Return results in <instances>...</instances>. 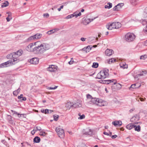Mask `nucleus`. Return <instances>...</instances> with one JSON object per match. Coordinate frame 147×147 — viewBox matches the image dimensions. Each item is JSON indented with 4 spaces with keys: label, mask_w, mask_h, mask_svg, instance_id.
<instances>
[{
    "label": "nucleus",
    "mask_w": 147,
    "mask_h": 147,
    "mask_svg": "<svg viewBox=\"0 0 147 147\" xmlns=\"http://www.w3.org/2000/svg\"><path fill=\"white\" fill-rule=\"evenodd\" d=\"M38 42H37L30 44L26 47V49L28 51H31L32 50L34 53L40 54L43 53L50 48V45L49 44L46 43H43L38 46L32 48V50L31 49V48L33 46L36 45Z\"/></svg>",
    "instance_id": "nucleus-1"
},
{
    "label": "nucleus",
    "mask_w": 147,
    "mask_h": 147,
    "mask_svg": "<svg viewBox=\"0 0 147 147\" xmlns=\"http://www.w3.org/2000/svg\"><path fill=\"white\" fill-rule=\"evenodd\" d=\"M91 102L93 104H95L99 106H104L106 105V102L102 100L99 98H92Z\"/></svg>",
    "instance_id": "nucleus-2"
},
{
    "label": "nucleus",
    "mask_w": 147,
    "mask_h": 147,
    "mask_svg": "<svg viewBox=\"0 0 147 147\" xmlns=\"http://www.w3.org/2000/svg\"><path fill=\"white\" fill-rule=\"evenodd\" d=\"M109 70L106 69L101 70L97 75V78L99 79H104L109 76Z\"/></svg>",
    "instance_id": "nucleus-3"
},
{
    "label": "nucleus",
    "mask_w": 147,
    "mask_h": 147,
    "mask_svg": "<svg viewBox=\"0 0 147 147\" xmlns=\"http://www.w3.org/2000/svg\"><path fill=\"white\" fill-rule=\"evenodd\" d=\"M135 38V35L131 33H128L125 36V39L128 42H130L134 40Z\"/></svg>",
    "instance_id": "nucleus-4"
},
{
    "label": "nucleus",
    "mask_w": 147,
    "mask_h": 147,
    "mask_svg": "<svg viewBox=\"0 0 147 147\" xmlns=\"http://www.w3.org/2000/svg\"><path fill=\"white\" fill-rule=\"evenodd\" d=\"M55 131L59 137L62 138L64 137L65 133L64 130L63 129L61 128L59 126L56 128Z\"/></svg>",
    "instance_id": "nucleus-5"
},
{
    "label": "nucleus",
    "mask_w": 147,
    "mask_h": 147,
    "mask_svg": "<svg viewBox=\"0 0 147 147\" xmlns=\"http://www.w3.org/2000/svg\"><path fill=\"white\" fill-rule=\"evenodd\" d=\"M14 54V52L9 54L7 55L6 57L8 59H12V60L11 59L12 62H13V63H15L16 64L17 63H16L17 60Z\"/></svg>",
    "instance_id": "nucleus-6"
},
{
    "label": "nucleus",
    "mask_w": 147,
    "mask_h": 147,
    "mask_svg": "<svg viewBox=\"0 0 147 147\" xmlns=\"http://www.w3.org/2000/svg\"><path fill=\"white\" fill-rule=\"evenodd\" d=\"M15 53V58L16 60V63H18L19 61L18 58L19 57L21 56L23 53V51L22 50H19L16 52H14Z\"/></svg>",
    "instance_id": "nucleus-7"
},
{
    "label": "nucleus",
    "mask_w": 147,
    "mask_h": 147,
    "mask_svg": "<svg viewBox=\"0 0 147 147\" xmlns=\"http://www.w3.org/2000/svg\"><path fill=\"white\" fill-rule=\"evenodd\" d=\"M57 67L55 65H50L47 68V70L50 72H55L57 70Z\"/></svg>",
    "instance_id": "nucleus-8"
},
{
    "label": "nucleus",
    "mask_w": 147,
    "mask_h": 147,
    "mask_svg": "<svg viewBox=\"0 0 147 147\" xmlns=\"http://www.w3.org/2000/svg\"><path fill=\"white\" fill-rule=\"evenodd\" d=\"M83 133L84 134L91 135L92 134V131L89 128H87L83 129Z\"/></svg>",
    "instance_id": "nucleus-9"
},
{
    "label": "nucleus",
    "mask_w": 147,
    "mask_h": 147,
    "mask_svg": "<svg viewBox=\"0 0 147 147\" xmlns=\"http://www.w3.org/2000/svg\"><path fill=\"white\" fill-rule=\"evenodd\" d=\"M139 117L138 115H136L133 117L131 119V121L134 124H137L138 121L139 120Z\"/></svg>",
    "instance_id": "nucleus-10"
},
{
    "label": "nucleus",
    "mask_w": 147,
    "mask_h": 147,
    "mask_svg": "<svg viewBox=\"0 0 147 147\" xmlns=\"http://www.w3.org/2000/svg\"><path fill=\"white\" fill-rule=\"evenodd\" d=\"M147 73V72L146 71H142L140 72V73L134 76V78H138V77L140 76H144L146 75Z\"/></svg>",
    "instance_id": "nucleus-11"
},
{
    "label": "nucleus",
    "mask_w": 147,
    "mask_h": 147,
    "mask_svg": "<svg viewBox=\"0 0 147 147\" xmlns=\"http://www.w3.org/2000/svg\"><path fill=\"white\" fill-rule=\"evenodd\" d=\"M3 64H4L6 67L10 66L13 65L15 64V63H13L11 59L9 60L8 61L3 63Z\"/></svg>",
    "instance_id": "nucleus-12"
},
{
    "label": "nucleus",
    "mask_w": 147,
    "mask_h": 147,
    "mask_svg": "<svg viewBox=\"0 0 147 147\" xmlns=\"http://www.w3.org/2000/svg\"><path fill=\"white\" fill-rule=\"evenodd\" d=\"M39 59L38 58H33L31 59L30 62L33 64H37L38 63Z\"/></svg>",
    "instance_id": "nucleus-13"
},
{
    "label": "nucleus",
    "mask_w": 147,
    "mask_h": 147,
    "mask_svg": "<svg viewBox=\"0 0 147 147\" xmlns=\"http://www.w3.org/2000/svg\"><path fill=\"white\" fill-rule=\"evenodd\" d=\"M112 124L115 127H118L121 126L122 124V123L120 121H116L113 122Z\"/></svg>",
    "instance_id": "nucleus-14"
},
{
    "label": "nucleus",
    "mask_w": 147,
    "mask_h": 147,
    "mask_svg": "<svg viewBox=\"0 0 147 147\" xmlns=\"http://www.w3.org/2000/svg\"><path fill=\"white\" fill-rule=\"evenodd\" d=\"M104 82H103L104 84H108L111 83H113V84H115L116 83L117 81L115 80H105L104 81Z\"/></svg>",
    "instance_id": "nucleus-15"
},
{
    "label": "nucleus",
    "mask_w": 147,
    "mask_h": 147,
    "mask_svg": "<svg viewBox=\"0 0 147 147\" xmlns=\"http://www.w3.org/2000/svg\"><path fill=\"white\" fill-rule=\"evenodd\" d=\"M113 53V51L112 49H107L105 51L106 55L107 56H110Z\"/></svg>",
    "instance_id": "nucleus-16"
},
{
    "label": "nucleus",
    "mask_w": 147,
    "mask_h": 147,
    "mask_svg": "<svg viewBox=\"0 0 147 147\" xmlns=\"http://www.w3.org/2000/svg\"><path fill=\"white\" fill-rule=\"evenodd\" d=\"M73 103L70 102H68L65 104V107L67 110H69L70 108L72 109Z\"/></svg>",
    "instance_id": "nucleus-17"
},
{
    "label": "nucleus",
    "mask_w": 147,
    "mask_h": 147,
    "mask_svg": "<svg viewBox=\"0 0 147 147\" xmlns=\"http://www.w3.org/2000/svg\"><path fill=\"white\" fill-rule=\"evenodd\" d=\"M81 106V104L78 102H76L74 104L73 103L72 109L80 107Z\"/></svg>",
    "instance_id": "nucleus-18"
},
{
    "label": "nucleus",
    "mask_w": 147,
    "mask_h": 147,
    "mask_svg": "<svg viewBox=\"0 0 147 147\" xmlns=\"http://www.w3.org/2000/svg\"><path fill=\"white\" fill-rule=\"evenodd\" d=\"M134 127H135V126H134V124H129L127 125L126 126V128L129 130L133 128H134Z\"/></svg>",
    "instance_id": "nucleus-19"
},
{
    "label": "nucleus",
    "mask_w": 147,
    "mask_h": 147,
    "mask_svg": "<svg viewBox=\"0 0 147 147\" xmlns=\"http://www.w3.org/2000/svg\"><path fill=\"white\" fill-rule=\"evenodd\" d=\"M42 36V34H36L34 35V37H35L34 38V39H39Z\"/></svg>",
    "instance_id": "nucleus-20"
},
{
    "label": "nucleus",
    "mask_w": 147,
    "mask_h": 147,
    "mask_svg": "<svg viewBox=\"0 0 147 147\" xmlns=\"http://www.w3.org/2000/svg\"><path fill=\"white\" fill-rule=\"evenodd\" d=\"M9 3L7 1H6L5 2L3 3H2L1 6V7L3 8L4 7H5L8 5Z\"/></svg>",
    "instance_id": "nucleus-21"
},
{
    "label": "nucleus",
    "mask_w": 147,
    "mask_h": 147,
    "mask_svg": "<svg viewBox=\"0 0 147 147\" xmlns=\"http://www.w3.org/2000/svg\"><path fill=\"white\" fill-rule=\"evenodd\" d=\"M40 138L36 136L34 139V142L36 143H39L40 141Z\"/></svg>",
    "instance_id": "nucleus-22"
},
{
    "label": "nucleus",
    "mask_w": 147,
    "mask_h": 147,
    "mask_svg": "<svg viewBox=\"0 0 147 147\" xmlns=\"http://www.w3.org/2000/svg\"><path fill=\"white\" fill-rule=\"evenodd\" d=\"M20 88H19L17 90H15L13 92V94L15 96H17L19 93L20 91Z\"/></svg>",
    "instance_id": "nucleus-23"
},
{
    "label": "nucleus",
    "mask_w": 147,
    "mask_h": 147,
    "mask_svg": "<svg viewBox=\"0 0 147 147\" xmlns=\"http://www.w3.org/2000/svg\"><path fill=\"white\" fill-rule=\"evenodd\" d=\"M35 38V37H34V35L33 36H30L25 40L27 42H30L31 40H34V38Z\"/></svg>",
    "instance_id": "nucleus-24"
},
{
    "label": "nucleus",
    "mask_w": 147,
    "mask_h": 147,
    "mask_svg": "<svg viewBox=\"0 0 147 147\" xmlns=\"http://www.w3.org/2000/svg\"><path fill=\"white\" fill-rule=\"evenodd\" d=\"M115 27L116 29H118L121 26V24L119 22H115Z\"/></svg>",
    "instance_id": "nucleus-25"
},
{
    "label": "nucleus",
    "mask_w": 147,
    "mask_h": 147,
    "mask_svg": "<svg viewBox=\"0 0 147 147\" xmlns=\"http://www.w3.org/2000/svg\"><path fill=\"white\" fill-rule=\"evenodd\" d=\"M107 5H109L108 6L107 5H105V9L108 8V9H109L111 7H112V3L109 2L107 3Z\"/></svg>",
    "instance_id": "nucleus-26"
},
{
    "label": "nucleus",
    "mask_w": 147,
    "mask_h": 147,
    "mask_svg": "<svg viewBox=\"0 0 147 147\" xmlns=\"http://www.w3.org/2000/svg\"><path fill=\"white\" fill-rule=\"evenodd\" d=\"M134 126H135V127H134V129L135 131H137L139 132L140 131V125H138L137 126L136 125H134Z\"/></svg>",
    "instance_id": "nucleus-27"
},
{
    "label": "nucleus",
    "mask_w": 147,
    "mask_h": 147,
    "mask_svg": "<svg viewBox=\"0 0 147 147\" xmlns=\"http://www.w3.org/2000/svg\"><path fill=\"white\" fill-rule=\"evenodd\" d=\"M107 62L109 64H110L115 61L116 59L114 58H112L111 59H110L109 60H107Z\"/></svg>",
    "instance_id": "nucleus-28"
},
{
    "label": "nucleus",
    "mask_w": 147,
    "mask_h": 147,
    "mask_svg": "<svg viewBox=\"0 0 147 147\" xmlns=\"http://www.w3.org/2000/svg\"><path fill=\"white\" fill-rule=\"evenodd\" d=\"M55 31V29H53L48 31L47 32V33L48 34L50 35L52 33H54Z\"/></svg>",
    "instance_id": "nucleus-29"
},
{
    "label": "nucleus",
    "mask_w": 147,
    "mask_h": 147,
    "mask_svg": "<svg viewBox=\"0 0 147 147\" xmlns=\"http://www.w3.org/2000/svg\"><path fill=\"white\" fill-rule=\"evenodd\" d=\"M106 27L109 30H111L113 29L112 26H111L110 23L108 24L107 25H106Z\"/></svg>",
    "instance_id": "nucleus-30"
},
{
    "label": "nucleus",
    "mask_w": 147,
    "mask_h": 147,
    "mask_svg": "<svg viewBox=\"0 0 147 147\" xmlns=\"http://www.w3.org/2000/svg\"><path fill=\"white\" fill-rule=\"evenodd\" d=\"M74 17L76 18L78 17V16H80L81 15V12H79L78 13V12L77 11L76 12L74 13Z\"/></svg>",
    "instance_id": "nucleus-31"
},
{
    "label": "nucleus",
    "mask_w": 147,
    "mask_h": 147,
    "mask_svg": "<svg viewBox=\"0 0 147 147\" xmlns=\"http://www.w3.org/2000/svg\"><path fill=\"white\" fill-rule=\"evenodd\" d=\"M78 115L80 116V117H78V119H82L85 118V115L84 114H82V115H81L80 113H79L78 114Z\"/></svg>",
    "instance_id": "nucleus-32"
},
{
    "label": "nucleus",
    "mask_w": 147,
    "mask_h": 147,
    "mask_svg": "<svg viewBox=\"0 0 147 147\" xmlns=\"http://www.w3.org/2000/svg\"><path fill=\"white\" fill-rule=\"evenodd\" d=\"M136 84H132L131 86L130 87H129V89L131 90H132L131 89V88L134 89V88H138L137 87H136Z\"/></svg>",
    "instance_id": "nucleus-33"
},
{
    "label": "nucleus",
    "mask_w": 147,
    "mask_h": 147,
    "mask_svg": "<svg viewBox=\"0 0 147 147\" xmlns=\"http://www.w3.org/2000/svg\"><path fill=\"white\" fill-rule=\"evenodd\" d=\"M143 15L144 18H147V7L146 8Z\"/></svg>",
    "instance_id": "nucleus-34"
},
{
    "label": "nucleus",
    "mask_w": 147,
    "mask_h": 147,
    "mask_svg": "<svg viewBox=\"0 0 147 147\" xmlns=\"http://www.w3.org/2000/svg\"><path fill=\"white\" fill-rule=\"evenodd\" d=\"M98 66V64L97 63L94 62L93 63V65H92V67L93 68H96Z\"/></svg>",
    "instance_id": "nucleus-35"
},
{
    "label": "nucleus",
    "mask_w": 147,
    "mask_h": 147,
    "mask_svg": "<svg viewBox=\"0 0 147 147\" xmlns=\"http://www.w3.org/2000/svg\"><path fill=\"white\" fill-rule=\"evenodd\" d=\"M121 67H122L123 69L127 68V65L126 64H121L120 65Z\"/></svg>",
    "instance_id": "nucleus-36"
},
{
    "label": "nucleus",
    "mask_w": 147,
    "mask_h": 147,
    "mask_svg": "<svg viewBox=\"0 0 147 147\" xmlns=\"http://www.w3.org/2000/svg\"><path fill=\"white\" fill-rule=\"evenodd\" d=\"M74 17V13H73L72 14L68 15L65 18L66 19H70Z\"/></svg>",
    "instance_id": "nucleus-37"
},
{
    "label": "nucleus",
    "mask_w": 147,
    "mask_h": 147,
    "mask_svg": "<svg viewBox=\"0 0 147 147\" xmlns=\"http://www.w3.org/2000/svg\"><path fill=\"white\" fill-rule=\"evenodd\" d=\"M53 117L54 118V120L55 121H57L58 119L59 116L58 115H53Z\"/></svg>",
    "instance_id": "nucleus-38"
},
{
    "label": "nucleus",
    "mask_w": 147,
    "mask_h": 147,
    "mask_svg": "<svg viewBox=\"0 0 147 147\" xmlns=\"http://www.w3.org/2000/svg\"><path fill=\"white\" fill-rule=\"evenodd\" d=\"M147 57V55H143L141 56L140 57V59L144 60L145 59H146Z\"/></svg>",
    "instance_id": "nucleus-39"
},
{
    "label": "nucleus",
    "mask_w": 147,
    "mask_h": 147,
    "mask_svg": "<svg viewBox=\"0 0 147 147\" xmlns=\"http://www.w3.org/2000/svg\"><path fill=\"white\" fill-rule=\"evenodd\" d=\"M120 4H118L117 5L115 6L113 8V10L115 11H118V8H117V7L119 6Z\"/></svg>",
    "instance_id": "nucleus-40"
},
{
    "label": "nucleus",
    "mask_w": 147,
    "mask_h": 147,
    "mask_svg": "<svg viewBox=\"0 0 147 147\" xmlns=\"http://www.w3.org/2000/svg\"><path fill=\"white\" fill-rule=\"evenodd\" d=\"M39 134L40 136H44L46 135V133L44 131H41L40 132Z\"/></svg>",
    "instance_id": "nucleus-41"
},
{
    "label": "nucleus",
    "mask_w": 147,
    "mask_h": 147,
    "mask_svg": "<svg viewBox=\"0 0 147 147\" xmlns=\"http://www.w3.org/2000/svg\"><path fill=\"white\" fill-rule=\"evenodd\" d=\"M93 20V19H87L85 20V21L87 22V24H88L90 22Z\"/></svg>",
    "instance_id": "nucleus-42"
},
{
    "label": "nucleus",
    "mask_w": 147,
    "mask_h": 147,
    "mask_svg": "<svg viewBox=\"0 0 147 147\" xmlns=\"http://www.w3.org/2000/svg\"><path fill=\"white\" fill-rule=\"evenodd\" d=\"M86 48H87V51L88 52H89L90 50L91 49L92 47L91 45H88L87 46Z\"/></svg>",
    "instance_id": "nucleus-43"
},
{
    "label": "nucleus",
    "mask_w": 147,
    "mask_h": 147,
    "mask_svg": "<svg viewBox=\"0 0 147 147\" xmlns=\"http://www.w3.org/2000/svg\"><path fill=\"white\" fill-rule=\"evenodd\" d=\"M35 131H40L41 130V128L40 127H36V128L35 129Z\"/></svg>",
    "instance_id": "nucleus-44"
},
{
    "label": "nucleus",
    "mask_w": 147,
    "mask_h": 147,
    "mask_svg": "<svg viewBox=\"0 0 147 147\" xmlns=\"http://www.w3.org/2000/svg\"><path fill=\"white\" fill-rule=\"evenodd\" d=\"M57 87L58 86H55L54 88L48 87V89L50 90H54L56 89Z\"/></svg>",
    "instance_id": "nucleus-45"
},
{
    "label": "nucleus",
    "mask_w": 147,
    "mask_h": 147,
    "mask_svg": "<svg viewBox=\"0 0 147 147\" xmlns=\"http://www.w3.org/2000/svg\"><path fill=\"white\" fill-rule=\"evenodd\" d=\"M43 16L44 17H46V18H48L49 16V15L48 13H44Z\"/></svg>",
    "instance_id": "nucleus-46"
},
{
    "label": "nucleus",
    "mask_w": 147,
    "mask_h": 147,
    "mask_svg": "<svg viewBox=\"0 0 147 147\" xmlns=\"http://www.w3.org/2000/svg\"><path fill=\"white\" fill-rule=\"evenodd\" d=\"M40 112L45 114H48L49 113V111H40Z\"/></svg>",
    "instance_id": "nucleus-47"
},
{
    "label": "nucleus",
    "mask_w": 147,
    "mask_h": 147,
    "mask_svg": "<svg viewBox=\"0 0 147 147\" xmlns=\"http://www.w3.org/2000/svg\"><path fill=\"white\" fill-rule=\"evenodd\" d=\"M78 147H88L87 146L84 144H82L81 146L79 145L78 146Z\"/></svg>",
    "instance_id": "nucleus-48"
},
{
    "label": "nucleus",
    "mask_w": 147,
    "mask_h": 147,
    "mask_svg": "<svg viewBox=\"0 0 147 147\" xmlns=\"http://www.w3.org/2000/svg\"><path fill=\"white\" fill-rule=\"evenodd\" d=\"M111 26L113 28L116 29L115 27V23H113L111 24H110Z\"/></svg>",
    "instance_id": "nucleus-49"
},
{
    "label": "nucleus",
    "mask_w": 147,
    "mask_h": 147,
    "mask_svg": "<svg viewBox=\"0 0 147 147\" xmlns=\"http://www.w3.org/2000/svg\"><path fill=\"white\" fill-rule=\"evenodd\" d=\"M118 4H120V5H119V6L117 7V8L118 9H120L121 8L123 5V3H119Z\"/></svg>",
    "instance_id": "nucleus-50"
},
{
    "label": "nucleus",
    "mask_w": 147,
    "mask_h": 147,
    "mask_svg": "<svg viewBox=\"0 0 147 147\" xmlns=\"http://www.w3.org/2000/svg\"><path fill=\"white\" fill-rule=\"evenodd\" d=\"M4 64L3 63L0 64V68L6 67L4 64Z\"/></svg>",
    "instance_id": "nucleus-51"
},
{
    "label": "nucleus",
    "mask_w": 147,
    "mask_h": 147,
    "mask_svg": "<svg viewBox=\"0 0 147 147\" xmlns=\"http://www.w3.org/2000/svg\"><path fill=\"white\" fill-rule=\"evenodd\" d=\"M82 50L84 51H85L86 53L88 52V51H87V48L86 47L83 48L82 49Z\"/></svg>",
    "instance_id": "nucleus-52"
},
{
    "label": "nucleus",
    "mask_w": 147,
    "mask_h": 147,
    "mask_svg": "<svg viewBox=\"0 0 147 147\" xmlns=\"http://www.w3.org/2000/svg\"><path fill=\"white\" fill-rule=\"evenodd\" d=\"M11 18H10L9 17H8L6 18V19L7 22H9Z\"/></svg>",
    "instance_id": "nucleus-53"
},
{
    "label": "nucleus",
    "mask_w": 147,
    "mask_h": 147,
    "mask_svg": "<svg viewBox=\"0 0 147 147\" xmlns=\"http://www.w3.org/2000/svg\"><path fill=\"white\" fill-rule=\"evenodd\" d=\"M23 95L22 94H21L20 96H18V99H21L23 98Z\"/></svg>",
    "instance_id": "nucleus-54"
},
{
    "label": "nucleus",
    "mask_w": 147,
    "mask_h": 147,
    "mask_svg": "<svg viewBox=\"0 0 147 147\" xmlns=\"http://www.w3.org/2000/svg\"><path fill=\"white\" fill-rule=\"evenodd\" d=\"M72 59H73V58H71V60L68 63L69 64L71 65V64H73L74 61H71V60Z\"/></svg>",
    "instance_id": "nucleus-55"
},
{
    "label": "nucleus",
    "mask_w": 147,
    "mask_h": 147,
    "mask_svg": "<svg viewBox=\"0 0 147 147\" xmlns=\"http://www.w3.org/2000/svg\"><path fill=\"white\" fill-rule=\"evenodd\" d=\"M92 97V96L89 94H88L87 95V98H91Z\"/></svg>",
    "instance_id": "nucleus-56"
},
{
    "label": "nucleus",
    "mask_w": 147,
    "mask_h": 147,
    "mask_svg": "<svg viewBox=\"0 0 147 147\" xmlns=\"http://www.w3.org/2000/svg\"><path fill=\"white\" fill-rule=\"evenodd\" d=\"M117 137V135H114L112 136L111 137L113 139H114L116 138Z\"/></svg>",
    "instance_id": "nucleus-57"
},
{
    "label": "nucleus",
    "mask_w": 147,
    "mask_h": 147,
    "mask_svg": "<svg viewBox=\"0 0 147 147\" xmlns=\"http://www.w3.org/2000/svg\"><path fill=\"white\" fill-rule=\"evenodd\" d=\"M35 131H35V130H34V129L31 132V134L32 135H34L35 133Z\"/></svg>",
    "instance_id": "nucleus-58"
},
{
    "label": "nucleus",
    "mask_w": 147,
    "mask_h": 147,
    "mask_svg": "<svg viewBox=\"0 0 147 147\" xmlns=\"http://www.w3.org/2000/svg\"><path fill=\"white\" fill-rule=\"evenodd\" d=\"M86 38L82 37L81 38V40L82 41H84L86 40Z\"/></svg>",
    "instance_id": "nucleus-59"
},
{
    "label": "nucleus",
    "mask_w": 147,
    "mask_h": 147,
    "mask_svg": "<svg viewBox=\"0 0 147 147\" xmlns=\"http://www.w3.org/2000/svg\"><path fill=\"white\" fill-rule=\"evenodd\" d=\"M144 44L145 45L147 46V40L144 42Z\"/></svg>",
    "instance_id": "nucleus-60"
},
{
    "label": "nucleus",
    "mask_w": 147,
    "mask_h": 147,
    "mask_svg": "<svg viewBox=\"0 0 147 147\" xmlns=\"http://www.w3.org/2000/svg\"><path fill=\"white\" fill-rule=\"evenodd\" d=\"M103 134L105 135H106L107 136H109V133L106 132H104Z\"/></svg>",
    "instance_id": "nucleus-61"
},
{
    "label": "nucleus",
    "mask_w": 147,
    "mask_h": 147,
    "mask_svg": "<svg viewBox=\"0 0 147 147\" xmlns=\"http://www.w3.org/2000/svg\"><path fill=\"white\" fill-rule=\"evenodd\" d=\"M22 100H24V101H25L26 100V97H23V98H22Z\"/></svg>",
    "instance_id": "nucleus-62"
},
{
    "label": "nucleus",
    "mask_w": 147,
    "mask_h": 147,
    "mask_svg": "<svg viewBox=\"0 0 147 147\" xmlns=\"http://www.w3.org/2000/svg\"><path fill=\"white\" fill-rule=\"evenodd\" d=\"M117 86H118L119 88H121V85L120 84H118L117 85Z\"/></svg>",
    "instance_id": "nucleus-63"
},
{
    "label": "nucleus",
    "mask_w": 147,
    "mask_h": 147,
    "mask_svg": "<svg viewBox=\"0 0 147 147\" xmlns=\"http://www.w3.org/2000/svg\"><path fill=\"white\" fill-rule=\"evenodd\" d=\"M8 15V17H10L11 16V13L10 12H8L7 13Z\"/></svg>",
    "instance_id": "nucleus-64"
}]
</instances>
